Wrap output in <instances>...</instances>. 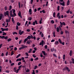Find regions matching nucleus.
Segmentation results:
<instances>
[{
  "instance_id": "774afa93",
  "label": "nucleus",
  "mask_w": 74,
  "mask_h": 74,
  "mask_svg": "<svg viewBox=\"0 0 74 74\" xmlns=\"http://www.w3.org/2000/svg\"><path fill=\"white\" fill-rule=\"evenodd\" d=\"M38 58H35V60L36 61L37 60H38Z\"/></svg>"
},
{
  "instance_id": "c756f323",
  "label": "nucleus",
  "mask_w": 74,
  "mask_h": 74,
  "mask_svg": "<svg viewBox=\"0 0 74 74\" xmlns=\"http://www.w3.org/2000/svg\"><path fill=\"white\" fill-rule=\"evenodd\" d=\"M10 71L8 70H6L5 71V72H6L7 73H9Z\"/></svg>"
},
{
  "instance_id": "20e7f679",
  "label": "nucleus",
  "mask_w": 74,
  "mask_h": 74,
  "mask_svg": "<svg viewBox=\"0 0 74 74\" xmlns=\"http://www.w3.org/2000/svg\"><path fill=\"white\" fill-rule=\"evenodd\" d=\"M10 14L11 17H14V16H13L12 14V10H11L10 12Z\"/></svg>"
},
{
  "instance_id": "8fccbe9b",
  "label": "nucleus",
  "mask_w": 74,
  "mask_h": 74,
  "mask_svg": "<svg viewBox=\"0 0 74 74\" xmlns=\"http://www.w3.org/2000/svg\"><path fill=\"white\" fill-rule=\"evenodd\" d=\"M14 19H13V18H12V22H13V23H14Z\"/></svg>"
},
{
  "instance_id": "f704fd0d",
  "label": "nucleus",
  "mask_w": 74,
  "mask_h": 74,
  "mask_svg": "<svg viewBox=\"0 0 74 74\" xmlns=\"http://www.w3.org/2000/svg\"><path fill=\"white\" fill-rule=\"evenodd\" d=\"M42 18H41V19L40 20L39 23L40 24H41L42 23Z\"/></svg>"
},
{
  "instance_id": "393cba45",
  "label": "nucleus",
  "mask_w": 74,
  "mask_h": 74,
  "mask_svg": "<svg viewBox=\"0 0 74 74\" xmlns=\"http://www.w3.org/2000/svg\"><path fill=\"white\" fill-rule=\"evenodd\" d=\"M12 11H13V13H14L15 12V10L13 9H12Z\"/></svg>"
},
{
  "instance_id": "473e14b6",
  "label": "nucleus",
  "mask_w": 74,
  "mask_h": 74,
  "mask_svg": "<svg viewBox=\"0 0 74 74\" xmlns=\"http://www.w3.org/2000/svg\"><path fill=\"white\" fill-rule=\"evenodd\" d=\"M2 33H3V34H2V35H6V33H5L4 32H3Z\"/></svg>"
},
{
  "instance_id": "aec40b11",
  "label": "nucleus",
  "mask_w": 74,
  "mask_h": 74,
  "mask_svg": "<svg viewBox=\"0 0 74 74\" xmlns=\"http://www.w3.org/2000/svg\"><path fill=\"white\" fill-rule=\"evenodd\" d=\"M22 47L23 48V49H24V48H25L26 47V46L25 45H22Z\"/></svg>"
},
{
  "instance_id": "37998d69",
  "label": "nucleus",
  "mask_w": 74,
  "mask_h": 74,
  "mask_svg": "<svg viewBox=\"0 0 74 74\" xmlns=\"http://www.w3.org/2000/svg\"><path fill=\"white\" fill-rule=\"evenodd\" d=\"M53 36L54 37H56L55 32H54L53 33Z\"/></svg>"
},
{
  "instance_id": "ea45409f",
  "label": "nucleus",
  "mask_w": 74,
  "mask_h": 74,
  "mask_svg": "<svg viewBox=\"0 0 74 74\" xmlns=\"http://www.w3.org/2000/svg\"><path fill=\"white\" fill-rule=\"evenodd\" d=\"M25 54L26 55V56H29V54H28V53H27V52L25 53Z\"/></svg>"
},
{
  "instance_id": "4c0bfd02",
  "label": "nucleus",
  "mask_w": 74,
  "mask_h": 74,
  "mask_svg": "<svg viewBox=\"0 0 74 74\" xmlns=\"http://www.w3.org/2000/svg\"><path fill=\"white\" fill-rule=\"evenodd\" d=\"M65 55H64L63 56V59L64 60H65Z\"/></svg>"
},
{
  "instance_id": "c03bdc74",
  "label": "nucleus",
  "mask_w": 74,
  "mask_h": 74,
  "mask_svg": "<svg viewBox=\"0 0 74 74\" xmlns=\"http://www.w3.org/2000/svg\"><path fill=\"white\" fill-rule=\"evenodd\" d=\"M53 56L54 57H56V58H57V56H56V55L55 54L53 53Z\"/></svg>"
},
{
  "instance_id": "5701e85b",
  "label": "nucleus",
  "mask_w": 74,
  "mask_h": 74,
  "mask_svg": "<svg viewBox=\"0 0 74 74\" xmlns=\"http://www.w3.org/2000/svg\"><path fill=\"white\" fill-rule=\"evenodd\" d=\"M32 19V18L31 17H29L28 18V20L29 21H31Z\"/></svg>"
},
{
  "instance_id": "58836bf2",
  "label": "nucleus",
  "mask_w": 74,
  "mask_h": 74,
  "mask_svg": "<svg viewBox=\"0 0 74 74\" xmlns=\"http://www.w3.org/2000/svg\"><path fill=\"white\" fill-rule=\"evenodd\" d=\"M12 9V6L11 5H10V8L9 9V10H10Z\"/></svg>"
},
{
  "instance_id": "338daca9",
  "label": "nucleus",
  "mask_w": 74,
  "mask_h": 74,
  "mask_svg": "<svg viewBox=\"0 0 74 74\" xmlns=\"http://www.w3.org/2000/svg\"><path fill=\"white\" fill-rule=\"evenodd\" d=\"M35 21H34V22H33V25H35Z\"/></svg>"
},
{
  "instance_id": "4468645a",
  "label": "nucleus",
  "mask_w": 74,
  "mask_h": 74,
  "mask_svg": "<svg viewBox=\"0 0 74 74\" xmlns=\"http://www.w3.org/2000/svg\"><path fill=\"white\" fill-rule=\"evenodd\" d=\"M28 40L27 38H25L24 40V43H25Z\"/></svg>"
},
{
  "instance_id": "bf43d9fd",
  "label": "nucleus",
  "mask_w": 74,
  "mask_h": 74,
  "mask_svg": "<svg viewBox=\"0 0 74 74\" xmlns=\"http://www.w3.org/2000/svg\"><path fill=\"white\" fill-rule=\"evenodd\" d=\"M34 22H35V23H36V25L38 24L37 21H35Z\"/></svg>"
},
{
  "instance_id": "1a4fd4ad",
  "label": "nucleus",
  "mask_w": 74,
  "mask_h": 74,
  "mask_svg": "<svg viewBox=\"0 0 74 74\" xmlns=\"http://www.w3.org/2000/svg\"><path fill=\"white\" fill-rule=\"evenodd\" d=\"M3 16V15L2 14L0 13V20L2 18V16Z\"/></svg>"
},
{
  "instance_id": "6ab92c4d",
  "label": "nucleus",
  "mask_w": 74,
  "mask_h": 74,
  "mask_svg": "<svg viewBox=\"0 0 74 74\" xmlns=\"http://www.w3.org/2000/svg\"><path fill=\"white\" fill-rule=\"evenodd\" d=\"M72 51L71 50L70 53V55L71 56H72Z\"/></svg>"
},
{
  "instance_id": "2eb2a0df",
  "label": "nucleus",
  "mask_w": 74,
  "mask_h": 74,
  "mask_svg": "<svg viewBox=\"0 0 74 74\" xmlns=\"http://www.w3.org/2000/svg\"><path fill=\"white\" fill-rule=\"evenodd\" d=\"M21 59H20V58H19V59H18L16 60V61L17 62H18V61H21Z\"/></svg>"
},
{
  "instance_id": "680f3d73",
  "label": "nucleus",
  "mask_w": 74,
  "mask_h": 74,
  "mask_svg": "<svg viewBox=\"0 0 74 74\" xmlns=\"http://www.w3.org/2000/svg\"><path fill=\"white\" fill-rule=\"evenodd\" d=\"M21 64V62H19L18 63V65H20Z\"/></svg>"
},
{
  "instance_id": "f03ea898",
  "label": "nucleus",
  "mask_w": 74,
  "mask_h": 74,
  "mask_svg": "<svg viewBox=\"0 0 74 74\" xmlns=\"http://www.w3.org/2000/svg\"><path fill=\"white\" fill-rule=\"evenodd\" d=\"M23 33H24V32L23 31L21 32V30H19V34H20V35H21Z\"/></svg>"
},
{
  "instance_id": "39448f33",
  "label": "nucleus",
  "mask_w": 74,
  "mask_h": 74,
  "mask_svg": "<svg viewBox=\"0 0 74 74\" xmlns=\"http://www.w3.org/2000/svg\"><path fill=\"white\" fill-rule=\"evenodd\" d=\"M60 13H58V14H57V17H58V18L59 19L61 18L60 16Z\"/></svg>"
},
{
  "instance_id": "c85d7f7f",
  "label": "nucleus",
  "mask_w": 74,
  "mask_h": 74,
  "mask_svg": "<svg viewBox=\"0 0 74 74\" xmlns=\"http://www.w3.org/2000/svg\"><path fill=\"white\" fill-rule=\"evenodd\" d=\"M55 14H56V13L54 12L53 14V16L54 17H55Z\"/></svg>"
},
{
  "instance_id": "6e6d98bb",
  "label": "nucleus",
  "mask_w": 74,
  "mask_h": 74,
  "mask_svg": "<svg viewBox=\"0 0 74 74\" xmlns=\"http://www.w3.org/2000/svg\"><path fill=\"white\" fill-rule=\"evenodd\" d=\"M13 13V16H14H14H16V14H15V13Z\"/></svg>"
},
{
  "instance_id": "a211bd4d",
  "label": "nucleus",
  "mask_w": 74,
  "mask_h": 74,
  "mask_svg": "<svg viewBox=\"0 0 74 74\" xmlns=\"http://www.w3.org/2000/svg\"><path fill=\"white\" fill-rule=\"evenodd\" d=\"M27 39H31V37H30V36H29L27 37Z\"/></svg>"
},
{
  "instance_id": "a878e982",
  "label": "nucleus",
  "mask_w": 74,
  "mask_h": 74,
  "mask_svg": "<svg viewBox=\"0 0 74 74\" xmlns=\"http://www.w3.org/2000/svg\"><path fill=\"white\" fill-rule=\"evenodd\" d=\"M42 52L44 55H46L45 53V51H42Z\"/></svg>"
},
{
  "instance_id": "49530a36",
  "label": "nucleus",
  "mask_w": 74,
  "mask_h": 74,
  "mask_svg": "<svg viewBox=\"0 0 74 74\" xmlns=\"http://www.w3.org/2000/svg\"><path fill=\"white\" fill-rule=\"evenodd\" d=\"M51 51L52 52H53V51H54V48L51 49Z\"/></svg>"
},
{
  "instance_id": "0e129e2a",
  "label": "nucleus",
  "mask_w": 74,
  "mask_h": 74,
  "mask_svg": "<svg viewBox=\"0 0 74 74\" xmlns=\"http://www.w3.org/2000/svg\"><path fill=\"white\" fill-rule=\"evenodd\" d=\"M47 45H46L45 46V49H47Z\"/></svg>"
},
{
  "instance_id": "423d86ee",
  "label": "nucleus",
  "mask_w": 74,
  "mask_h": 74,
  "mask_svg": "<svg viewBox=\"0 0 74 74\" xmlns=\"http://www.w3.org/2000/svg\"><path fill=\"white\" fill-rule=\"evenodd\" d=\"M60 3V4L62 6H64L65 5L64 3H65V2L64 1H63V3Z\"/></svg>"
},
{
  "instance_id": "603ef678",
  "label": "nucleus",
  "mask_w": 74,
  "mask_h": 74,
  "mask_svg": "<svg viewBox=\"0 0 74 74\" xmlns=\"http://www.w3.org/2000/svg\"><path fill=\"white\" fill-rule=\"evenodd\" d=\"M8 38V36H6L5 37V38H4L6 40Z\"/></svg>"
},
{
  "instance_id": "69168bd1",
  "label": "nucleus",
  "mask_w": 74,
  "mask_h": 74,
  "mask_svg": "<svg viewBox=\"0 0 74 74\" xmlns=\"http://www.w3.org/2000/svg\"><path fill=\"white\" fill-rule=\"evenodd\" d=\"M4 9H5V10H7V7H5V8H4Z\"/></svg>"
},
{
  "instance_id": "412c9836",
  "label": "nucleus",
  "mask_w": 74,
  "mask_h": 74,
  "mask_svg": "<svg viewBox=\"0 0 74 74\" xmlns=\"http://www.w3.org/2000/svg\"><path fill=\"white\" fill-rule=\"evenodd\" d=\"M32 49H29V51H28V53H30L31 52V51H32Z\"/></svg>"
},
{
  "instance_id": "f257e3e1",
  "label": "nucleus",
  "mask_w": 74,
  "mask_h": 74,
  "mask_svg": "<svg viewBox=\"0 0 74 74\" xmlns=\"http://www.w3.org/2000/svg\"><path fill=\"white\" fill-rule=\"evenodd\" d=\"M60 26L61 27H62V25H65V23L64 22H63L62 23V22H60Z\"/></svg>"
},
{
  "instance_id": "b1692460",
  "label": "nucleus",
  "mask_w": 74,
  "mask_h": 74,
  "mask_svg": "<svg viewBox=\"0 0 74 74\" xmlns=\"http://www.w3.org/2000/svg\"><path fill=\"white\" fill-rule=\"evenodd\" d=\"M6 22H10V20L8 19H6Z\"/></svg>"
},
{
  "instance_id": "7c9ffc66",
  "label": "nucleus",
  "mask_w": 74,
  "mask_h": 74,
  "mask_svg": "<svg viewBox=\"0 0 74 74\" xmlns=\"http://www.w3.org/2000/svg\"><path fill=\"white\" fill-rule=\"evenodd\" d=\"M14 51H12L11 53V56H12L14 54Z\"/></svg>"
},
{
  "instance_id": "e2e57ef3",
  "label": "nucleus",
  "mask_w": 74,
  "mask_h": 74,
  "mask_svg": "<svg viewBox=\"0 0 74 74\" xmlns=\"http://www.w3.org/2000/svg\"><path fill=\"white\" fill-rule=\"evenodd\" d=\"M32 56L34 58H35L36 57V56H35L34 54V55H33Z\"/></svg>"
},
{
  "instance_id": "f3484780",
  "label": "nucleus",
  "mask_w": 74,
  "mask_h": 74,
  "mask_svg": "<svg viewBox=\"0 0 74 74\" xmlns=\"http://www.w3.org/2000/svg\"><path fill=\"white\" fill-rule=\"evenodd\" d=\"M58 41H59V42L60 43V44H62V43L61 41V40L60 39H58Z\"/></svg>"
},
{
  "instance_id": "052dcab7",
  "label": "nucleus",
  "mask_w": 74,
  "mask_h": 74,
  "mask_svg": "<svg viewBox=\"0 0 74 74\" xmlns=\"http://www.w3.org/2000/svg\"><path fill=\"white\" fill-rule=\"evenodd\" d=\"M26 31L28 32H29L30 31V30L29 29H27L26 30Z\"/></svg>"
},
{
  "instance_id": "dca6fc26",
  "label": "nucleus",
  "mask_w": 74,
  "mask_h": 74,
  "mask_svg": "<svg viewBox=\"0 0 74 74\" xmlns=\"http://www.w3.org/2000/svg\"><path fill=\"white\" fill-rule=\"evenodd\" d=\"M9 12L8 11H7L6 12H5V13L7 14V15L8 16L9 15Z\"/></svg>"
},
{
  "instance_id": "6e6552de",
  "label": "nucleus",
  "mask_w": 74,
  "mask_h": 74,
  "mask_svg": "<svg viewBox=\"0 0 74 74\" xmlns=\"http://www.w3.org/2000/svg\"><path fill=\"white\" fill-rule=\"evenodd\" d=\"M44 43V41L43 40H42L41 42L39 44L40 45H43Z\"/></svg>"
},
{
  "instance_id": "f8f14e48",
  "label": "nucleus",
  "mask_w": 74,
  "mask_h": 74,
  "mask_svg": "<svg viewBox=\"0 0 74 74\" xmlns=\"http://www.w3.org/2000/svg\"><path fill=\"white\" fill-rule=\"evenodd\" d=\"M18 15L21 18V12L20 11L18 13Z\"/></svg>"
},
{
  "instance_id": "ddd939ff",
  "label": "nucleus",
  "mask_w": 74,
  "mask_h": 74,
  "mask_svg": "<svg viewBox=\"0 0 74 74\" xmlns=\"http://www.w3.org/2000/svg\"><path fill=\"white\" fill-rule=\"evenodd\" d=\"M29 12L30 14L31 15L32 14V10L31 9L29 10Z\"/></svg>"
},
{
  "instance_id": "bb28decb",
  "label": "nucleus",
  "mask_w": 74,
  "mask_h": 74,
  "mask_svg": "<svg viewBox=\"0 0 74 74\" xmlns=\"http://www.w3.org/2000/svg\"><path fill=\"white\" fill-rule=\"evenodd\" d=\"M69 33V31H66V30H65V33L66 34H67V33Z\"/></svg>"
},
{
  "instance_id": "0eeeda50",
  "label": "nucleus",
  "mask_w": 74,
  "mask_h": 74,
  "mask_svg": "<svg viewBox=\"0 0 74 74\" xmlns=\"http://www.w3.org/2000/svg\"><path fill=\"white\" fill-rule=\"evenodd\" d=\"M31 42L32 43V41H31L30 40H28L27 42V43L28 44H29Z\"/></svg>"
},
{
  "instance_id": "09e8293b",
  "label": "nucleus",
  "mask_w": 74,
  "mask_h": 74,
  "mask_svg": "<svg viewBox=\"0 0 74 74\" xmlns=\"http://www.w3.org/2000/svg\"><path fill=\"white\" fill-rule=\"evenodd\" d=\"M16 30H18V26L17 25L16 26Z\"/></svg>"
},
{
  "instance_id": "a18cd8bd",
  "label": "nucleus",
  "mask_w": 74,
  "mask_h": 74,
  "mask_svg": "<svg viewBox=\"0 0 74 74\" xmlns=\"http://www.w3.org/2000/svg\"><path fill=\"white\" fill-rule=\"evenodd\" d=\"M70 12V10H69L68 11H66V13L67 14H69Z\"/></svg>"
},
{
  "instance_id": "e433bc0d",
  "label": "nucleus",
  "mask_w": 74,
  "mask_h": 74,
  "mask_svg": "<svg viewBox=\"0 0 74 74\" xmlns=\"http://www.w3.org/2000/svg\"><path fill=\"white\" fill-rule=\"evenodd\" d=\"M11 38H9V39H8V40H7V41H8V42H9V41H11Z\"/></svg>"
},
{
  "instance_id": "de8ad7c7",
  "label": "nucleus",
  "mask_w": 74,
  "mask_h": 74,
  "mask_svg": "<svg viewBox=\"0 0 74 74\" xmlns=\"http://www.w3.org/2000/svg\"><path fill=\"white\" fill-rule=\"evenodd\" d=\"M60 9V6L59 5L58 7V11H59Z\"/></svg>"
},
{
  "instance_id": "9d476101",
  "label": "nucleus",
  "mask_w": 74,
  "mask_h": 74,
  "mask_svg": "<svg viewBox=\"0 0 74 74\" xmlns=\"http://www.w3.org/2000/svg\"><path fill=\"white\" fill-rule=\"evenodd\" d=\"M59 42L58 41H56L55 42V45H58V44Z\"/></svg>"
},
{
  "instance_id": "79ce46f5",
  "label": "nucleus",
  "mask_w": 74,
  "mask_h": 74,
  "mask_svg": "<svg viewBox=\"0 0 74 74\" xmlns=\"http://www.w3.org/2000/svg\"><path fill=\"white\" fill-rule=\"evenodd\" d=\"M63 0H60V1H59V3H60L61 2H63Z\"/></svg>"
},
{
  "instance_id": "9b49d317",
  "label": "nucleus",
  "mask_w": 74,
  "mask_h": 74,
  "mask_svg": "<svg viewBox=\"0 0 74 74\" xmlns=\"http://www.w3.org/2000/svg\"><path fill=\"white\" fill-rule=\"evenodd\" d=\"M69 4H70V1H69V0H68L67 3L66 5L67 6H68L69 5Z\"/></svg>"
},
{
  "instance_id": "7ed1b4c3",
  "label": "nucleus",
  "mask_w": 74,
  "mask_h": 74,
  "mask_svg": "<svg viewBox=\"0 0 74 74\" xmlns=\"http://www.w3.org/2000/svg\"><path fill=\"white\" fill-rule=\"evenodd\" d=\"M64 70H67L68 72H69L70 71V70L67 67H65L64 69Z\"/></svg>"
},
{
  "instance_id": "13d9d810",
  "label": "nucleus",
  "mask_w": 74,
  "mask_h": 74,
  "mask_svg": "<svg viewBox=\"0 0 74 74\" xmlns=\"http://www.w3.org/2000/svg\"><path fill=\"white\" fill-rule=\"evenodd\" d=\"M18 6L19 8H20L21 7H20V2L18 3Z\"/></svg>"
},
{
  "instance_id": "4d7b16f0",
  "label": "nucleus",
  "mask_w": 74,
  "mask_h": 74,
  "mask_svg": "<svg viewBox=\"0 0 74 74\" xmlns=\"http://www.w3.org/2000/svg\"><path fill=\"white\" fill-rule=\"evenodd\" d=\"M13 35H14L15 34H17V33L16 32H15L13 33Z\"/></svg>"
},
{
  "instance_id": "3c124183",
  "label": "nucleus",
  "mask_w": 74,
  "mask_h": 74,
  "mask_svg": "<svg viewBox=\"0 0 74 74\" xmlns=\"http://www.w3.org/2000/svg\"><path fill=\"white\" fill-rule=\"evenodd\" d=\"M51 23H54V21L53 20H52L51 21Z\"/></svg>"
},
{
  "instance_id": "72a5a7b5",
  "label": "nucleus",
  "mask_w": 74,
  "mask_h": 74,
  "mask_svg": "<svg viewBox=\"0 0 74 74\" xmlns=\"http://www.w3.org/2000/svg\"><path fill=\"white\" fill-rule=\"evenodd\" d=\"M59 28L58 27H57V31L58 32H59Z\"/></svg>"
},
{
  "instance_id": "864d4df0",
  "label": "nucleus",
  "mask_w": 74,
  "mask_h": 74,
  "mask_svg": "<svg viewBox=\"0 0 74 74\" xmlns=\"http://www.w3.org/2000/svg\"><path fill=\"white\" fill-rule=\"evenodd\" d=\"M20 70L18 69L16 71V73H17L18 72V71L19 70Z\"/></svg>"
},
{
  "instance_id": "cd10ccee",
  "label": "nucleus",
  "mask_w": 74,
  "mask_h": 74,
  "mask_svg": "<svg viewBox=\"0 0 74 74\" xmlns=\"http://www.w3.org/2000/svg\"><path fill=\"white\" fill-rule=\"evenodd\" d=\"M20 56H21V54H19L16 57V58H18Z\"/></svg>"
},
{
  "instance_id": "a19ab883",
  "label": "nucleus",
  "mask_w": 74,
  "mask_h": 74,
  "mask_svg": "<svg viewBox=\"0 0 74 74\" xmlns=\"http://www.w3.org/2000/svg\"><path fill=\"white\" fill-rule=\"evenodd\" d=\"M71 60L73 61V63L74 64V59L72 58Z\"/></svg>"
},
{
  "instance_id": "c9c22d12",
  "label": "nucleus",
  "mask_w": 74,
  "mask_h": 74,
  "mask_svg": "<svg viewBox=\"0 0 74 74\" xmlns=\"http://www.w3.org/2000/svg\"><path fill=\"white\" fill-rule=\"evenodd\" d=\"M22 66V65L18 67V69L20 70L21 69V67Z\"/></svg>"
},
{
  "instance_id": "2f4dec72",
  "label": "nucleus",
  "mask_w": 74,
  "mask_h": 74,
  "mask_svg": "<svg viewBox=\"0 0 74 74\" xmlns=\"http://www.w3.org/2000/svg\"><path fill=\"white\" fill-rule=\"evenodd\" d=\"M17 25L18 26H20V25H21V24L20 23H19V22H18L17 23Z\"/></svg>"
},
{
  "instance_id": "4be33fe9",
  "label": "nucleus",
  "mask_w": 74,
  "mask_h": 74,
  "mask_svg": "<svg viewBox=\"0 0 74 74\" xmlns=\"http://www.w3.org/2000/svg\"><path fill=\"white\" fill-rule=\"evenodd\" d=\"M1 29L2 32H4L5 31V29H3V28H1Z\"/></svg>"
},
{
  "instance_id": "5fc2aeb1",
  "label": "nucleus",
  "mask_w": 74,
  "mask_h": 74,
  "mask_svg": "<svg viewBox=\"0 0 74 74\" xmlns=\"http://www.w3.org/2000/svg\"><path fill=\"white\" fill-rule=\"evenodd\" d=\"M29 69H27V70L26 71V72H29Z\"/></svg>"
}]
</instances>
